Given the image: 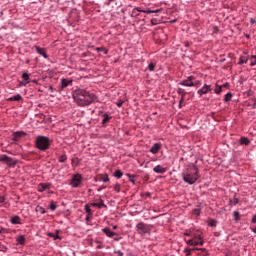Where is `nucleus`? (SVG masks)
Returning <instances> with one entry per match:
<instances>
[{"instance_id": "obj_41", "label": "nucleus", "mask_w": 256, "mask_h": 256, "mask_svg": "<svg viewBox=\"0 0 256 256\" xmlns=\"http://www.w3.org/2000/svg\"><path fill=\"white\" fill-rule=\"evenodd\" d=\"M148 70H150V71H155V64H154V63H150V64L148 65Z\"/></svg>"}, {"instance_id": "obj_34", "label": "nucleus", "mask_w": 256, "mask_h": 256, "mask_svg": "<svg viewBox=\"0 0 256 256\" xmlns=\"http://www.w3.org/2000/svg\"><path fill=\"white\" fill-rule=\"evenodd\" d=\"M58 161L59 163H65V161H67V155L66 154L61 155Z\"/></svg>"}, {"instance_id": "obj_8", "label": "nucleus", "mask_w": 256, "mask_h": 256, "mask_svg": "<svg viewBox=\"0 0 256 256\" xmlns=\"http://www.w3.org/2000/svg\"><path fill=\"white\" fill-rule=\"evenodd\" d=\"M194 81L195 76H189L186 80H182L180 82V85H182L183 87H195Z\"/></svg>"}, {"instance_id": "obj_57", "label": "nucleus", "mask_w": 256, "mask_h": 256, "mask_svg": "<svg viewBox=\"0 0 256 256\" xmlns=\"http://www.w3.org/2000/svg\"><path fill=\"white\" fill-rule=\"evenodd\" d=\"M50 91H52V92H53V87H50Z\"/></svg>"}, {"instance_id": "obj_13", "label": "nucleus", "mask_w": 256, "mask_h": 256, "mask_svg": "<svg viewBox=\"0 0 256 256\" xmlns=\"http://www.w3.org/2000/svg\"><path fill=\"white\" fill-rule=\"evenodd\" d=\"M159 151H161V143H155L150 148V153H152L153 155H157Z\"/></svg>"}, {"instance_id": "obj_51", "label": "nucleus", "mask_w": 256, "mask_h": 256, "mask_svg": "<svg viewBox=\"0 0 256 256\" xmlns=\"http://www.w3.org/2000/svg\"><path fill=\"white\" fill-rule=\"evenodd\" d=\"M255 107H256V99H254V104L252 106V109H255Z\"/></svg>"}, {"instance_id": "obj_11", "label": "nucleus", "mask_w": 256, "mask_h": 256, "mask_svg": "<svg viewBox=\"0 0 256 256\" xmlns=\"http://www.w3.org/2000/svg\"><path fill=\"white\" fill-rule=\"evenodd\" d=\"M71 85H73V79H61V89H66V87H71Z\"/></svg>"}, {"instance_id": "obj_43", "label": "nucleus", "mask_w": 256, "mask_h": 256, "mask_svg": "<svg viewBox=\"0 0 256 256\" xmlns=\"http://www.w3.org/2000/svg\"><path fill=\"white\" fill-rule=\"evenodd\" d=\"M127 175L129 177V181H131V183H135V180H134L135 176H132L131 174H127Z\"/></svg>"}, {"instance_id": "obj_27", "label": "nucleus", "mask_w": 256, "mask_h": 256, "mask_svg": "<svg viewBox=\"0 0 256 256\" xmlns=\"http://www.w3.org/2000/svg\"><path fill=\"white\" fill-rule=\"evenodd\" d=\"M249 61V58L246 56H241L238 62V65H243L244 63H247Z\"/></svg>"}, {"instance_id": "obj_9", "label": "nucleus", "mask_w": 256, "mask_h": 256, "mask_svg": "<svg viewBox=\"0 0 256 256\" xmlns=\"http://www.w3.org/2000/svg\"><path fill=\"white\" fill-rule=\"evenodd\" d=\"M191 251H200V252H197L196 255H198V256H207V249H205V248H201V249L193 248V249H190V250H185L186 256L191 255Z\"/></svg>"}, {"instance_id": "obj_22", "label": "nucleus", "mask_w": 256, "mask_h": 256, "mask_svg": "<svg viewBox=\"0 0 256 256\" xmlns=\"http://www.w3.org/2000/svg\"><path fill=\"white\" fill-rule=\"evenodd\" d=\"M113 117L109 116V114L105 113L103 114V120H102V125H105L106 123H109Z\"/></svg>"}, {"instance_id": "obj_55", "label": "nucleus", "mask_w": 256, "mask_h": 256, "mask_svg": "<svg viewBox=\"0 0 256 256\" xmlns=\"http://www.w3.org/2000/svg\"><path fill=\"white\" fill-rule=\"evenodd\" d=\"M222 87H229V83L224 84Z\"/></svg>"}, {"instance_id": "obj_14", "label": "nucleus", "mask_w": 256, "mask_h": 256, "mask_svg": "<svg viewBox=\"0 0 256 256\" xmlns=\"http://www.w3.org/2000/svg\"><path fill=\"white\" fill-rule=\"evenodd\" d=\"M154 173H159L160 175H163L164 173H167V168H164L161 165H157L153 168Z\"/></svg>"}, {"instance_id": "obj_56", "label": "nucleus", "mask_w": 256, "mask_h": 256, "mask_svg": "<svg viewBox=\"0 0 256 256\" xmlns=\"http://www.w3.org/2000/svg\"><path fill=\"white\" fill-rule=\"evenodd\" d=\"M89 216H90V215L88 214L87 217H86V221H89Z\"/></svg>"}, {"instance_id": "obj_44", "label": "nucleus", "mask_w": 256, "mask_h": 256, "mask_svg": "<svg viewBox=\"0 0 256 256\" xmlns=\"http://www.w3.org/2000/svg\"><path fill=\"white\" fill-rule=\"evenodd\" d=\"M216 223H217V222H216L215 220H210V221H209L210 227H215Z\"/></svg>"}, {"instance_id": "obj_26", "label": "nucleus", "mask_w": 256, "mask_h": 256, "mask_svg": "<svg viewBox=\"0 0 256 256\" xmlns=\"http://www.w3.org/2000/svg\"><path fill=\"white\" fill-rule=\"evenodd\" d=\"M48 237L54 238V241H57V239H61V237H59V230L56 231V234L48 233Z\"/></svg>"}, {"instance_id": "obj_29", "label": "nucleus", "mask_w": 256, "mask_h": 256, "mask_svg": "<svg viewBox=\"0 0 256 256\" xmlns=\"http://www.w3.org/2000/svg\"><path fill=\"white\" fill-rule=\"evenodd\" d=\"M221 91H223V86H219L216 84V88L214 89V93H216V95H220Z\"/></svg>"}, {"instance_id": "obj_3", "label": "nucleus", "mask_w": 256, "mask_h": 256, "mask_svg": "<svg viewBox=\"0 0 256 256\" xmlns=\"http://www.w3.org/2000/svg\"><path fill=\"white\" fill-rule=\"evenodd\" d=\"M35 145L40 151H47L51 147V139L46 136H37Z\"/></svg>"}, {"instance_id": "obj_6", "label": "nucleus", "mask_w": 256, "mask_h": 256, "mask_svg": "<svg viewBox=\"0 0 256 256\" xmlns=\"http://www.w3.org/2000/svg\"><path fill=\"white\" fill-rule=\"evenodd\" d=\"M187 245L196 246V245H203V239L201 235H195L192 239L186 240Z\"/></svg>"}, {"instance_id": "obj_37", "label": "nucleus", "mask_w": 256, "mask_h": 256, "mask_svg": "<svg viewBox=\"0 0 256 256\" xmlns=\"http://www.w3.org/2000/svg\"><path fill=\"white\" fill-rule=\"evenodd\" d=\"M22 79L26 82L29 83V74L27 72L22 74Z\"/></svg>"}, {"instance_id": "obj_45", "label": "nucleus", "mask_w": 256, "mask_h": 256, "mask_svg": "<svg viewBox=\"0 0 256 256\" xmlns=\"http://www.w3.org/2000/svg\"><path fill=\"white\" fill-rule=\"evenodd\" d=\"M193 213H194V215H200L201 214V210H199V209H194V211H193Z\"/></svg>"}, {"instance_id": "obj_59", "label": "nucleus", "mask_w": 256, "mask_h": 256, "mask_svg": "<svg viewBox=\"0 0 256 256\" xmlns=\"http://www.w3.org/2000/svg\"><path fill=\"white\" fill-rule=\"evenodd\" d=\"M3 230H0V234L2 233Z\"/></svg>"}, {"instance_id": "obj_32", "label": "nucleus", "mask_w": 256, "mask_h": 256, "mask_svg": "<svg viewBox=\"0 0 256 256\" xmlns=\"http://www.w3.org/2000/svg\"><path fill=\"white\" fill-rule=\"evenodd\" d=\"M249 60L252 67L256 65V55H252Z\"/></svg>"}, {"instance_id": "obj_17", "label": "nucleus", "mask_w": 256, "mask_h": 256, "mask_svg": "<svg viewBox=\"0 0 256 256\" xmlns=\"http://www.w3.org/2000/svg\"><path fill=\"white\" fill-rule=\"evenodd\" d=\"M25 135H26L25 132H15L13 134V141H19V139H21Z\"/></svg>"}, {"instance_id": "obj_50", "label": "nucleus", "mask_w": 256, "mask_h": 256, "mask_svg": "<svg viewBox=\"0 0 256 256\" xmlns=\"http://www.w3.org/2000/svg\"><path fill=\"white\" fill-rule=\"evenodd\" d=\"M151 25H157V23L155 22V19L151 20Z\"/></svg>"}, {"instance_id": "obj_1", "label": "nucleus", "mask_w": 256, "mask_h": 256, "mask_svg": "<svg viewBox=\"0 0 256 256\" xmlns=\"http://www.w3.org/2000/svg\"><path fill=\"white\" fill-rule=\"evenodd\" d=\"M72 97L78 107H89V105L99 101L97 95L81 88L74 90Z\"/></svg>"}, {"instance_id": "obj_53", "label": "nucleus", "mask_w": 256, "mask_h": 256, "mask_svg": "<svg viewBox=\"0 0 256 256\" xmlns=\"http://www.w3.org/2000/svg\"><path fill=\"white\" fill-rule=\"evenodd\" d=\"M252 233H256V227L255 228H250Z\"/></svg>"}, {"instance_id": "obj_36", "label": "nucleus", "mask_w": 256, "mask_h": 256, "mask_svg": "<svg viewBox=\"0 0 256 256\" xmlns=\"http://www.w3.org/2000/svg\"><path fill=\"white\" fill-rule=\"evenodd\" d=\"M96 51H98V53H99V52H103L104 55H107V53H109V50H107V49H105V48H103V47H101V48H96Z\"/></svg>"}, {"instance_id": "obj_2", "label": "nucleus", "mask_w": 256, "mask_h": 256, "mask_svg": "<svg viewBox=\"0 0 256 256\" xmlns=\"http://www.w3.org/2000/svg\"><path fill=\"white\" fill-rule=\"evenodd\" d=\"M199 168L195 165H191L182 172V178L188 185H195L199 180Z\"/></svg>"}, {"instance_id": "obj_10", "label": "nucleus", "mask_w": 256, "mask_h": 256, "mask_svg": "<svg viewBox=\"0 0 256 256\" xmlns=\"http://www.w3.org/2000/svg\"><path fill=\"white\" fill-rule=\"evenodd\" d=\"M211 85L205 84L201 89L198 90V95L203 96L207 95V93H211Z\"/></svg>"}, {"instance_id": "obj_18", "label": "nucleus", "mask_w": 256, "mask_h": 256, "mask_svg": "<svg viewBox=\"0 0 256 256\" xmlns=\"http://www.w3.org/2000/svg\"><path fill=\"white\" fill-rule=\"evenodd\" d=\"M177 93L182 96V98H181V100L179 102V105H181V103H183V101L185 99V95H187V92H185V90H183V88H179L177 90Z\"/></svg>"}, {"instance_id": "obj_16", "label": "nucleus", "mask_w": 256, "mask_h": 256, "mask_svg": "<svg viewBox=\"0 0 256 256\" xmlns=\"http://www.w3.org/2000/svg\"><path fill=\"white\" fill-rule=\"evenodd\" d=\"M35 49H36V52H38L39 55H42V57L44 59H48L49 58V56L47 55V52L45 51V48H41V47L35 46Z\"/></svg>"}, {"instance_id": "obj_28", "label": "nucleus", "mask_w": 256, "mask_h": 256, "mask_svg": "<svg viewBox=\"0 0 256 256\" xmlns=\"http://www.w3.org/2000/svg\"><path fill=\"white\" fill-rule=\"evenodd\" d=\"M233 98V94L231 92H228L225 96H224V102L228 103V101H231V99Z\"/></svg>"}, {"instance_id": "obj_39", "label": "nucleus", "mask_w": 256, "mask_h": 256, "mask_svg": "<svg viewBox=\"0 0 256 256\" xmlns=\"http://www.w3.org/2000/svg\"><path fill=\"white\" fill-rule=\"evenodd\" d=\"M238 203H239V199L237 198L230 200V205H237Z\"/></svg>"}, {"instance_id": "obj_49", "label": "nucleus", "mask_w": 256, "mask_h": 256, "mask_svg": "<svg viewBox=\"0 0 256 256\" xmlns=\"http://www.w3.org/2000/svg\"><path fill=\"white\" fill-rule=\"evenodd\" d=\"M117 107H123V101H119V102L117 103Z\"/></svg>"}, {"instance_id": "obj_42", "label": "nucleus", "mask_w": 256, "mask_h": 256, "mask_svg": "<svg viewBox=\"0 0 256 256\" xmlns=\"http://www.w3.org/2000/svg\"><path fill=\"white\" fill-rule=\"evenodd\" d=\"M85 211L87 215H91V208L89 207V205H85Z\"/></svg>"}, {"instance_id": "obj_4", "label": "nucleus", "mask_w": 256, "mask_h": 256, "mask_svg": "<svg viewBox=\"0 0 256 256\" xmlns=\"http://www.w3.org/2000/svg\"><path fill=\"white\" fill-rule=\"evenodd\" d=\"M136 230L139 235H149L151 233V226H149V224L140 222L136 225Z\"/></svg>"}, {"instance_id": "obj_38", "label": "nucleus", "mask_w": 256, "mask_h": 256, "mask_svg": "<svg viewBox=\"0 0 256 256\" xmlns=\"http://www.w3.org/2000/svg\"><path fill=\"white\" fill-rule=\"evenodd\" d=\"M114 191H116V193H120L121 191V184H115L113 187Z\"/></svg>"}, {"instance_id": "obj_46", "label": "nucleus", "mask_w": 256, "mask_h": 256, "mask_svg": "<svg viewBox=\"0 0 256 256\" xmlns=\"http://www.w3.org/2000/svg\"><path fill=\"white\" fill-rule=\"evenodd\" d=\"M96 243L98 244V245L96 246V249H103V245H101V242L96 241Z\"/></svg>"}, {"instance_id": "obj_23", "label": "nucleus", "mask_w": 256, "mask_h": 256, "mask_svg": "<svg viewBox=\"0 0 256 256\" xmlns=\"http://www.w3.org/2000/svg\"><path fill=\"white\" fill-rule=\"evenodd\" d=\"M17 245H24L25 244V235H20L16 238Z\"/></svg>"}, {"instance_id": "obj_52", "label": "nucleus", "mask_w": 256, "mask_h": 256, "mask_svg": "<svg viewBox=\"0 0 256 256\" xmlns=\"http://www.w3.org/2000/svg\"><path fill=\"white\" fill-rule=\"evenodd\" d=\"M117 255H118V256H123V252L118 251V252H117Z\"/></svg>"}, {"instance_id": "obj_7", "label": "nucleus", "mask_w": 256, "mask_h": 256, "mask_svg": "<svg viewBox=\"0 0 256 256\" xmlns=\"http://www.w3.org/2000/svg\"><path fill=\"white\" fill-rule=\"evenodd\" d=\"M82 181H83V177L81 176V174H76L72 177L70 185H72V187L77 188L81 185Z\"/></svg>"}, {"instance_id": "obj_15", "label": "nucleus", "mask_w": 256, "mask_h": 256, "mask_svg": "<svg viewBox=\"0 0 256 256\" xmlns=\"http://www.w3.org/2000/svg\"><path fill=\"white\" fill-rule=\"evenodd\" d=\"M136 11H138V13H147L148 15L151 14V13H160L161 12V10H141L139 8H135L133 10V13L135 14Z\"/></svg>"}, {"instance_id": "obj_5", "label": "nucleus", "mask_w": 256, "mask_h": 256, "mask_svg": "<svg viewBox=\"0 0 256 256\" xmlns=\"http://www.w3.org/2000/svg\"><path fill=\"white\" fill-rule=\"evenodd\" d=\"M0 162L6 163V165H8V167H15V165H17V160H15L5 154L0 156Z\"/></svg>"}, {"instance_id": "obj_19", "label": "nucleus", "mask_w": 256, "mask_h": 256, "mask_svg": "<svg viewBox=\"0 0 256 256\" xmlns=\"http://www.w3.org/2000/svg\"><path fill=\"white\" fill-rule=\"evenodd\" d=\"M102 231L107 235V237H115V235H117V233L111 231L109 228H104Z\"/></svg>"}, {"instance_id": "obj_12", "label": "nucleus", "mask_w": 256, "mask_h": 256, "mask_svg": "<svg viewBox=\"0 0 256 256\" xmlns=\"http://www.w3.org/2000/svg\"><path fill=\"white\" fill-rule=\"evenodd\" d=\"M37 189L40 193H43L44 191H49V189H51V183H40Z\"/></svg>"}, {"instance_id": "obj_20", "label": "nucleus", "mask_w": 256, "mask_h": 256, "mask_svg": "<svg viewBox=\"0 0 256 256\" xmlns=\"http://www.w3.org/2000/svg\"><path fill=\"white\" fill-rule=\"evenodd\" d=\"M12 225H21V218L19 216H13L11 218Z\"/></svg>"}, {"instance_id": "obj_40", "label": "nucleus", "mask_w": 256, "mask_h": 256, "mask_svg": "<svg viewBox=\"0 0 256 256\" xmlns=\"http://www.w3.org/2000/svg\"><path fill=\"white\" fill-rule=\"evenodd\" d=\"M50 209L51 211H55L57 209V205H55V202L50 203Z\"/></svg>"}, {"instance_id": "obj_21", "label": "nucleus", "mask_w": 256, "mask_h": 256, "mask_svg": "<svg viewBox=\"0 0 256 256\" xmlns=\"http://www.w3.org/2000/svg\"><path fill=\"white\" fill-rule=\"evenodd\" d=\"M22 100H23V96H21V94H17L7 99V101H22Z\"/></svg>"}, {"instance_id": "obj_30", "label": "nucleus", "mask_w": 256, "mask_h": 256, "mask_svg": "<svg viewBox=\"0 0 256 256\" xmlns=\"http://www.w3.org/2000/svg\"><path fill=\"white\" fill-rule=\"evenodd\" d=\"M114 177H116V179H121V177H123V172H121V170H116L114 172Z\"/></svg>"}, {"instance_id": "obj_58", "label": "nucleus", "mask_w": 256, "mask_h": 256, "mask_svg": "<svg viewBox=\"0 0 256 256\" xmlns=\"http://www.w3.org/2000/svg\"><path fill=\"white\" fill-rule=\"evenodd\" d=\"M113 229H117V226H113Z\"/></svg>"}, {"instance_id": "obj_47", "label": "nucleus", "mask_w": 256, "mask_h": 256, "mask_svg": "<svg viewBox=\"0 0 256 256\" xmlns=\"http://www.w3.org/2000/svg\"><path fill=\"white\" fill-rule=\"evenodd\" d=\"M199 85H201V81H199V80L195 81V80H194V87H197V86H199Z\"/></svg>"}, {"instance_id": "obj_24", "label": "nucleus", "mask_w": 256, "mask_h": 256, "mask_svg": "<svg viewBox=\"0 0 256 256\" xmlns=\"http://www.w3.org/2000/svg\"><path fill=\"white\" fill-rule=\"evenodd\" d=\"M91 207H98V209H102V207H107V205H105L103 200H100V203H92Z\"/></svg>"}, {"instance_id": "obj_33", "label": "nucleus", "mask_w": 256, "mask_h": 256, "mask_svg": "<svg viewBox=\"0 0 256 256\" xmlns=\"http://www.w3.org/2000/svg\"><path fill=\"white\" fill-rule=\"evenodd\" d=\"M100 181H103V183H107L109 181V175L107 174L101 175Z\"/></svg>"}, {"instance_id": "obj_35", "label": "nucleus", "mask_w": 256, "mask_h": 256, "mask_svg": "<svg viewBox=\"0 0 256 256\" xmlns=\"http://www.w3.org/2000/svg\"><path fill=\"white\" fill-rule=\"evenodd\" d=\"M233 217H234V221H239V219H241V215L237 211L233 212Z\"/></svg>"}, {"instance_id": "obj_48", "label": "nucleus", "mask_w": 256, "mask_h": 256, "mask_svg": "<svg viewBox=\"0 0 256 256\" xmlns=\"http://www.w3.org/2000/svg\"><path fill=\"white\" fill-rule=\"evenodd\" d=\"M0 203H5V197L4 196H0Z\"/></svg>"}, {"instance_id": "obj_31", "label": "nucleus", "mask_w": 256, "mask_h": 256, "mask_svg": "<svg viewBox=\"0 0 256 256\" xmlns=\"http://www.w3.org/2000/svg\"><path fill=\"white\" fill-rule=\"evenodd\" d=\"M36 211L38 213H41V215H45V213H47V211H45V208L41 207V206H37L36 207Z\"/></svg>"}, {"instance_id": "obj_54", "label": "nucleus", "mask_w": 256, "mask_h": 256, "mask_svg": "<svg viewBox=\"0 0 256 256\" xmlns=\"http://www.w3.org/2000/svg\"><path fill=\"white\" fill-rule=\"evenodd\" d=\"M250 23H251V24L255 23V19L251 18V19H250Z\"/></svg>"}, {"instance_id": "obj_25", "label": "nucleus", "mask_w": 256, "mask_h": 256, "mask_svg": "<svg viewBox=\"0 0 256 256\" xmlns=\"http://www.w3.org/2000/svg\"><path fill=\"white\" fill-rule=\"evenodd\" d=\"M239 143H240V145H249V143H251V141H249V138H247V137H242V138H240V140H239Z\"/></svg>"}]
</instances>
